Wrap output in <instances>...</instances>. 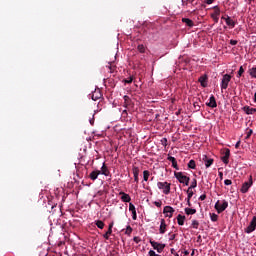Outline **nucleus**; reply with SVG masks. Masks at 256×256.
<instances>
[{
    "label": "nucleus",
    "mask_w": 256,
    "mask_h": 256,
    "mask_svg": "<svg viewBox=\"0 0 256 256\" xmlns=\"http://www.w3.org/2000/svg\"><path fill=\"white\" fill-rule=\"evenodd\" d=\"M174 177L179 181V183H183L186 186L189 185V181H191V178L185 176L183 172H174Z\"/></svg>",
    "instance_id": "f257e3e1"
},
{
    "label": "nucleus",
    "mask_w": 256,
    "mask_h": 256,
    "mask_svg": "<svg viewBox=\"0 0 256 256\" xmlns=\"http://www.w3.org/2000/svg\"><path fill=\"white\" fill-rule=\"evenodd\" d=\"M157 187L163 191L164 195H169V193H171V183L158 182Z\"/></svg>",
    "instance_id": "f03ea898"
},
{
    "label": "nucleus",
    "mask_w": 256,
    "mask_h": 256,
    "mask_svg": "<svg viewBox=\"0 0 256 256\" xmlns=\"http://www.w3.org/2000/svg\"><path fill=\"white\" fill-rule=\"evenodd\" d=\"M214 207H215L217 213H223V211H225V209H227L229 207V202H227V200H223L222 204H221V202L218 200L215 203Z\"/></svg>",
    "instance_id": "7ed1b4c3"
},
{
    "label": "nucleus",
    "mask_w": 256,
    "mask_h": 256,
    "mask_svg": "<svg viewBox=\"0 0 256 256\" xmlns=\"http://www.w3.org/2000/svg\"><path fill=\"white\" fill-rule=\"evenodd\" d=\"M253 186V176H249V180L247 182H244L242 184V187L240 189L241 193H248L249 189Z\"/></svg>",
    "instance_id": "20e7f679"
},
{
    "label": "nucleus",
    "mask_w": 256,
    "mask_h": 256,
    "mask_svg": "<svg viewBox=\"0 0 256 256\" xmlns=\"http://www.w3.org/2000/svg\"><path fill=\"white\" fill-rule=\"evenodd\" d=\"M222 155L223 156L221 157V161L225 165H229V157H231V150H229V148L224 149Z\"/></svg>",
    "instance_id": "39448f33"
},
{
    "label": "nucleus",
    "mask_w": 256,
    "mask_h": 256,
    "mask_svg": "<svg viewBox=\"0 0 256 256\" xmlns=\"http://www.w3.org/2000/svg\"><path fill=\"white\" fill-rule=\"evenodd\" d=\"M150 245L155 249L158 253H163V249H165V244L158 243L156 241L150 240Z\"/></svg>",
    "instance_id": "423d86ee"
},
{
    "label": "nucleus",
    "mask_w": 256,
    "mask_h": 256,
    "mask_svg": "<svg viewBox=\"0 0 256 256\" xmlns=\"http://www.w3.org/2000/svg\"><path fill=\"white\" fill-rule=\"evenodd\" d=\"M230 81H231V75L225 74L222 78L221 89H227L229 87Z\"/></svg>",
    "instance_id": "0eeeda50"
},
{
    "label": "nucleus",
    "mask_w": 256,
    "mask_h": 256,
    "mask_svg": "<svg viewBox=\"0 0 256 256\" xmlns=\"http://www.w3.org/2000/svg\"><path fill=\"white\" fill-rule=\"evenodd\" d=\"M123 99H124L123 107H125V109H133L134 107L133 100H131V98L127 95H125Z\"/></svg>",
    "instance_id": "6e6552de"
},
{
    "label": "nucleus",
    "mask_w": 256,
    "mask_h": 256,
    "mask_svg": "<svg viewBox=\"0 0 256 256\" xmlns=\"http://www.w3.org/2000/svg\"><path fill=\"white\" fill-rule=\"evenodd\" d=\"M256 228V216H254L250 222V224L248 225V227L245 229V233H253V231H255Z\"/></svg>",
    "instance_id": "1a4fd4ad"
},
{
    "label": "nucleus",
    "mask_w": 256,
    "mask_h": 256,
    "mask_svg": "<svg viewBox=\"0 0 256 256\" xmlns=\"http://www.w3.org/2000/svg\"><path fill=\"white\" fill-rule=\"evenodd\" d=\"M219 15H221V10L219 6L214 7V12L211 14V17L215 23H219Z\"/></svg>",
    "instance_id": "9d476101"
},
{
    "label": "nucleus",
    "mask_w": 256,
    "mask_h": 256,
    "mask_svg": "<svg viewBox=\"0 0 256 256\" xmlns=\"http://www.w3.org/2000/svg\"><path fill=\"white\" fill-rule=\"evenodd\" d=\"M163 213L164 215H166V217H169V219H171V217H173V214L175 213V209H173V207L171 206H165L163 209Z\"/></svg>",
    "instance_id": "9b49d317"
},
{
    "label": "nucleus",
    "mask_w": 256,
    "mask_h": 256,
    "mask_svg": "<svg viewBox=\"0 0 256 256\" xmlns=\"http://www.w3.org/2000/svg\"><path fill=\"white\" fill-rule=\"evenodd\" d=\"M202 161L205 163V167L209 169L213 165V158H209L207 155L202 156Z\"/></svg>",
    "instance_id": "f8f14e48"
},
{
    "label": "nucleus",
    "mask_w": 256,
    "mask_h": 256,
    "mask_svg": "<svg viewBox=\"0 0 256 256\" xmlns=\"http://www.w3.org/2000/svg\"><path fill=\"white\" fill-rule=\"evenodd\" d=\"M207 107H210L211 109H215L217 107V100L215 99L214 95H211L209 98V102L206 103Z\"/></svg>",
    "instance_id": "ddd939ff"
},
{
    "label": "nucleus",
    "mask_w": 256,
    "mask_h": 256,
    "mask_svg": "<svg viewBox=\"0 0 256 256\" xmlns=\"http://www.w3.org/2000/svg\"><path fill=\"white\" fill-rule=\"evenodd\" d=\"M166 231H167V223L165 222V219H161L159 233L160 235H165Z\"/></svg>",
    "instance_id": "4468645a"
},
{
    "label": "nucleus",
    "mask_w": 256,
    "mask_h": 256,
    "mask_svg": "<svg viewBox=\"0 0 256 256\" xmlns=\"http://www.w3.org/2000/svg\"><path fill=\"white\" fill-rule=\"evenodd\" d=\"M119 195L121 196V201L123 203H131V196L125 192H119Z\"/></svg>",
    "instance_id": "2eb2a0df"
},
{
    "label": "nucleus",
    "mask_w": 256,
    "mask_h": 256,
    "mask_svg": "<svg viewBox=\"0 0 256 256\" xmlns=\"http://www.w3.org/2000/svg\"><path fill=\"white\" fill-rule=\"evenodd\" d=\"M101 175V170H94L89 174L91 181H97V178Z\"/></svg>",
    "instance_id": "dca6fc26"
},
{
    "label": "nucleus",
    "mask_w": 256,
    "mask_h": 256,
    "mask_svg": "<svg viewBox=\"0 0 256 256\" xmlns=\"http://www.w3.org/2000/svg\"><path fill=\"white\" fill-rule=\"evenodd\" d=\"M129 211L132 213L133 221H137V210L135 209V205H133V203L129 204Z\"/></svg>",
    "instance_id": "f3484780"
},
{
    "label": "nucleus",
    "mask_w": 256,
    "mask_h": 256,
    "mask_svg": "<svg viewBox=\"0 0 256 256\" xmlns=\"http://www.w3.org/2000/svg\"><path fill=\"white\" fill-rule=\"evenodd\" d=\"M101 97H103V94H101V90H95L93 93H92V100L93 101H99V99H101Z\"/></svg>",
    "instance_id": "a211bd4d"
},
{
    "label": "nucleus",
    "mask_w": 256,
    "mask_h": 256,
    "mask_svg": "<svg viewBox=\"0 0 256 256\" xmlns=\"http://www.w3.org/2000/svg\"><path fill=\"white\" fill-rule=\"evenodd\" d=\"M132 173H133V175H134V181H135V183H139V167L134 166V167L132 168Z\"/></svg>",
    "instance_id": "6ab92c4d"
},
{
    "label": "nucleus",
    "mask_w": 256,
    "mask_h": 256,
    "mask_svg": "<svg viewBox=\"0 0 256 256\" xmlns=\"http://www.w3.org/2000/svg\"><path fill=\"white\" fill-rule=\"evenodd\" d=\"M111 172H109V168L106 167L105 163H103L101 170H100V175H105V177H109Z\"/></svg>",
    "instance_id": "aec40b11"
},
{
    "label": "nucleus",
    "mask_w": 256,
    "mask_h": 256,
    "mask_svg": "<svg viewBox=\"0 0 256 256\" xmlns=\"http://www.w3.org/2000/svg\"><path fill=\"white\" fill-rule=\"evenodd\" d=\"M243 111L245 112L246 115H253L256 113V108H251L249 106H244Z\"/></svg>",
    "instance_id": "412c9836"
},
{
    "label": "nucleus",
    "mask_w": 256,
    "mask_h": 256,
    "mask_svg": "<svg viewBox=\"0 0 256 256\" xmlns=\"http://www.w3.org/2000/svg\"><path fill=\"white\" fill-rule=\"evenodd\" d=\"M168 161H170V163H172V167H173L174 169H176L177 171H179V166L177 165V159H175V157L169 156V157H168Z\"/></svg>",
    "instance_id": "4be33fe9"
},
{
    "label": "nucleus",
    "mask_w": 256,
    "mask_h": 256,
    "mask_svg": "<svg viewBox=\"0 0 256 256\" xmlns=\"http://www.w3.org/2000/svg\"><path fill=\"white\" fill-rule=\"evenodd\" d=\"M207 75L200 76L198 81L202 87H207Z\"/></svg>",
    "instance_id": "5701e85b"
},
{
    "label": "nucleus",
    "mask_w": 256,
    "mask_h": 256,
    "mask_svg": "<svg viewBox=\"0 0 256 256\" xmlns=\"http://www.w3.org/2000/svg\"><path fill=\"white\" fill-rule=\"evenodd\" d=\"M182 23H185L187 27H193L195 23L189 18H182Z\"/></svg>",
    "instance_id": "b1692460"
},
{
    "label": "nucleus",
    "mask_w": 256,
    "mask_h": 256,
    "mask_svg": "<svg viewBox=\"0 0 256 256\" xmlns=\"http://www.w3.org/2000/svg\"><path fill=\"white\" fill-rule=\"evenodd\" d=\"M226 25H228V27H231V29L235 28V21H233V19H231V17L227 16L226 17Z\"/></svg>",
    "instance_id": "393cba45"
},
{
    "label": "nucleus",
    "mask_w": 256,
    "mask_h": 256,
    "mask_svg": "<svg viewBox=\"0 0 256 256\" xmlns=\"http://www.w3.org/2000/svg\"><path fill=\"white\" fill-rule=\"evenodd\" d=\"M185 219H186L185 216L179 214V215L177 216L178 225H185Z\"/></svg>",
    "instance_id": "a878e982"
},
{
    "label": "nucleus",
    "mask_w": 256,
    "mask_h": 256,
    "mask_svg": "<svg viewBox=\"0 0 256 256\" xmlns=\"http://www.w3.org/2000/svg\"><path fill=\"white\" fill-rule=\"evenodd\" d=\"M95 225H96V227H98V229H104L105 228V222L101 221V220H96Z\"/></svg>",
    "instance_id": "bb28decb"
},
{
    "label": "nucleus",
    "mask_w": 256,
    "mask_h": 256,
    "mask_svg": "<svg viewBox=\"0 0 256 256\" xmlns=\"http://www.w3.org/2000/svg\"><path fill=\"white\" fill-rule=\"evenodd\" d=\"M184 211H185L186 215H195V213H197V210L193 209V208H185Z\"/></svg>",
    "instance_id": "cd10ccee"
},
{
    "label": "nucleus",
    "mask_w": 256,
    "mask_h": 256,
    "mask_svg": "<svg viewBox=\"0 0 256 256\" xmlns=\"http://www.w3.org/2000/svg\"><path fill=\"white\" fill-rule=\"evenodd\" d=\"M150 175H151V172H149V170H144L143 171V180L144 181H149Z\"/></svg>",
    "instance_id": "c85d7f7f"
},
{
    "label": "nucleus",
    "mask_w": 256,
    "mask_h": 256,
    "mask_svg": "<svg viewBox=\"0 0 256 256\" xmlns=\"http://www.w3.org/2000/svg\"><path fill=\"white\" fill-rule=\"evenodd\" d=\"M210 219L213 221V223H215L219 219V216L215 213H210Z\"/></svg>",
    "instance_id": "c756f323"
},
{
    "label": "nucleus",
    "mask_w": 256,
    "mask_h": 256,
    "mask_svg": "<svg viewBox=\"0 0 256 256\" xmlns=\"http://www.w3.org/2000/svg\"><path fill=\"white\" fill-rule=\"evenodd\" d=\"M137 49H138L139 53H145V51H146L145 45H143V44H139Z\"/></svg>",
    "instance_id": "7c9ffc66"
},
{
    "label": "nucleus",
    "mask_w": 256,
    "mask_h": 256,
    "mask_svg": "<svg viewBox=\"0 0 256 256\" xmlns=\"http://www.w3.org/2000/svg\"><path fill=\"white\" fill-rule=\"evenodd\" d=\"M189 169H195L197 165L195 164V160H190L188 163Z\"/></svg>",
    "instance_id": "2f4dec72"
},
{
    "label": "nucleus",
    "mask_w": 256,
    "mask_h": 256,
    "mask_svg": "<svg viewBox=\"0 0 256 256\" xmlns=\"http://www.w3.org/2000/svg\"><path fill=\"white\" fill-rule=\"evenodd\" d=\"M132 233H133V228L130 225H128L126 227L125 235H131Z\"/></svg>",
    "instance_id": "473e14b6"
},
{
    "label": "nucleus",
    "mask_w": 256,
    "mask_h": 256,
    "mask_svg": "<svg viewBox=\"0 0 256 256\" xmlns=\"http://www.w3.org/2000/svg\"><path fill=\"white\" fill-rule=\"evenodd\" d=\"M250 76L256 79V66L250 69Z\"/></svg>",
    "instance_id": "72a5a7b5"
},
{
    "label": "nucleus",
    "mask_w": 256,
    "mask_h": 256,
    "mask_svg": "<svg viewBox=\"0 0 256 256\" xmlns=\"http://www.w3.org/2000/svg\"><path fill=\"white\" fill-rule=\"evenodd\" d=\"M192 227L193 229H199V221L192 220Z\"/></svg>",
    "instance_id": "f704fd0d"
},
{
    "label": "nucleus",
    "mask_w": 256,
    "mask_h": 256,
    "mask_svg": "<svg viewBox=\"0 0 256 256\" xmlns=\"http://www.w3.org/2000/svg\"><path fill=\"white\" fill-rule=\"evenodd\" d=\"M187 199H191V197H193V189L192 188H188L187 189Z\"/></svg>",
    "instance_id": "c9c22d12"
},
{
    "label": "nucleus",
    "mask_w": 256,
    "mask_h": 256,
    "mask_svg": "<svg viewBox=\"0 0 256 256\" xmlns=\"http://www.w3.org/2000/svg\"><path fill=\"white\" fill-rule=\"evenodd\" d=\"M106 67L109 68L110 73H114L115 72V66L113 64L108 63V66H106Z\"/></svg>",
    "instance_id": "e433bc0d"
},
{
    "label": "nucleus",
    "mask_w": 256,
    "mask_h": 256,
    "mask_svg": "<svg viewBox=\"0 0 256 256\" xmlns=\"http://www.w3.org/2000/svg\"><path fill=\"white\" fill-rule=\"evenodd\" d=\"M195 187H197V179H193L189 189H195Z\"/></svg>",
    "instance_id": "4c0bfd02"
},
{
    "label": "nucleus",
    "mask_w": 256,
    "mask_h": 256,
    "mask_svg": "<svg viewBox=\"0 0 256 256\" xmlns=\"http://www.w3.org/2000/svg\"><path fill=\"white\" fill-rule=\"evenodd\" d=\"M124 83H127V84L133 83V76H130L129 78L125 79Z\"/></svg>",
    "instance_id": "58836bf2"
},
{
    "label": "nucleus",
    "mask_w": 256,
    "mask_h": 256,
    "mask_svg": "<svg viewBox=\"0 0 256 256\" xmlns=\"http://www.w3.org/2000/svg\"><path fill=\"white\" fill-rule=\"evenodd\" d=\"M244 73H245V69H243V66H241L238 71V77H241V75H243Z\"/></svg>",
    "instance_id": "ea45409f"
},
{
    "label": "nucleus",
    "mask_w": 256,
    "mask_h": 256,
    "mask_svg": "<svg viewBox=\"0 0 256 256\" xmlns=\"http://www.w3.org/2000/svg\"><path fill=\"white\" fill-rule=\"evenodd\" d=\"M161 145H163V147H167V138L161 139Z\"/></svg>",
    "instance_id": "a19ab883"
},
{
    "label": "nucleus",
    "mask_w": 256,
    "mask_h": 256,
    "mask_svg": "<svg viewBox=\"0 0 256 256\" xmlns=\"http://www.w3.org/2000/svg\"><path fill=\"white\" fill-rule=\"evenodd\" d=\"M133 241L135 242V243H141V238L139 237V236H135L134 238H133Z\"/></svg>",
    "instance_id": "79ce46f5"
},
{
    "label": "nucleus",
    "mask_w": 256,
    "mask_h": 256,
    "mask_svg": "<svg viewBox=\"0 0 256 256\" xmlns=\"http://www.w3.org/2000/svg\"><path fill=\"white\" fill-rule=\"evenodd\" d=\"M148 255L149 256H159L157 253H155V251H153V250H150L149 252H148Z\"/></svg>",
    "instance_id": "37998d69"
},
{
    "label": "nucleus",
    "mask_w": 256,
    "mask_h": 256,
    "mask_svg": "<svg viewBox=\"0 0 256 256\" xmlns=\"http://www.w3.org/2000/svg\"><path fill=\"white\" fill-rule=\"evenodd\" d=\"M251 135H253V130H252V129H250V130L247 132L246 139H249V137H251Z\"/></svg>",
    "instance_id": "c03bdc74"
},
{
    "label": "nucleus",
    "mask_w": 256,
    "mask_h": 256,
    "mask_svg": "<svg viewBox=\"0 0 256 256\" xmlns=\"http://www.w3.org/2000/svg\"><path fill=\"white\" fill-rule=\"evenodd\" d=\"M154 205L156 206V207H161V205H163V202H161V201H155L154 202Z\"/></svg>",
    "instance_id": "a18cd8bd"
},
{
    "label": "nucleus",
    "mask_w": 256,
    "mask_h": 256,
    "mask_svg": "<svg viewBox=\"0 0 256 256\" xmlns=\"http://www.w3.org/2000/svg\"><path fill=\"white\" fill-rule=\"evenodd\" d=\"M194 107H195L196 111H199L201 109V106H199V104L197 102L194 103Z\"/></svg>",
    "instance_id": "49530a36"
},
{
    "label": "nucleus",
    "mask_w": 256,
    "mask_h": 256,
    "mask_svg": "<svg viewBox=\"0 0 256 256\" xmlns=\"http://www.w3.org/2000/svg\"><path fill=\"white\" fill-rule=\"evenodd\" d=\"M199 199L200 201H205L207 199V195L202 194Z\"/></svg>",
    "instance_id": "de8ad7c7"
},
{
    "label": "nucleus",
    "mask_w": 256,
    "mask_h": 256,
    "mask_svg": "<svg viewBox=\"0 0 256 256\" xmlns=\"http://www.w3.org/2000/svg\"><path fill=\"white\" fill-rule=\"evenodd\" d=\"M233 182L230 180V179H226L225 181H224V184L225 185H231Z\"/></svg>",
    "instance_id": "09e8293b"
},
{
    "label": "nucleus",
    "mask_w": 256,
    "mask_h": 256,
    "mask_svg": "<svg viewBox=\"0 0 256 256\" xmlns=\"http://www.w3.org/2000/svg\"><path fill=\"white\" fill-rule=\"evenodd\" d=\"M177 237V234L170 235L169 241H174V239Z\"/></svg>",
    "instance_id": "8fccbe9b"
},
{
    "label": "nucleus",
    "mask_w": 256,
    "mask_h": 256,
    "mask_svg": "<svg viewBox=\"0 0 256 256\" xmlns=\"http://www.w3.org/2000/svg\"><path fill=\"white\" fill-rule=\"evenodd\" d=\"M106 233H108V235H113V228H108Z\"/></svg>",
    "instance_id": "3c124183"
},
{
    "label": "nucleus",
    "mask_w": 256,
    "mask_h": 256,
    "mask_svg": "<svg viewBox=\"0 0 256 256\" xmlns=\"http://www.w3.org/2000/svg\"><path fill=\"white\" fill-rule=\"evenodd\" d=\"M111 235L110 234H108V232H106L105 234H103V237L106 239V240H109V237H110Z\"/></svg>",
    "instance_id": "603ef678"
},
{
    "label": "nucleus",
    "mask_w": 256,
    "mask_h": 256,
    "mask_svg": "<svg viewBox=\"0 0 256 256\" xmlns=\"http://www.w3.org/2000/svg\"><path fill=\"white\" fill-rule=\"evenodd\" d=\"M238 41L237 40H230V45H237Z\"/></svg>",
    "instance_id": "864d4df0"
},
{
    "label": "nucleus",
    "mask_w": 256,
    "mask_h": 256,
    "mask_svg": "<svg viewBox=\"0 0 256 256\" xmlns=\"http://www.w3.org/2000/svg\"><path fill=\"white\" fill-rule=\"evenodd\" d=\"M213 1H215V0H205V3H206L207 5H211V4L213 3Z\"/></svg>",
    "instance_id": "5fc2aeb1"
},
{
    "label": "nucleus",
    "mask_w": 256,
    "mask_h": 256,
    "mask_svg": "<svg viewBox=\"0 0 256 256\" xmlns=\"http://www.w3.org/2000/svg\"><path fill=\"white\" fill-rule=\"evenodd\" d=\"M188 3H191V0H187V1L182 0V5H187Z\"/></svg>",
    "instance_id": "6e6d98bb"
},
{
    "label": "nucleus",
    "mask_w": 256,
    "mask_h": 256,
    "mask_svg": "<svg viewBox=\"0 0 256 256\" xmlns=\"http://www.w3.org/2000/svg\"><path fill=\"white\" fill-rule=\"evenodd\" d=\"M240 146H241V141H238V142L235 144V148H236V149H239Z\"/></svg>",
    "instance_id": "4d7b16f0"
},
{
    "label": "nucleus",
    "mask_w": 256,
    "mask_h": 256,
    "mask_svg": "<svg viewBox=\"0 0 256 256\" xmlns=\"http://www.w3.org/2000/svg\"><path fill=\"white\" fill-rule=\"evenodd\" d=\"M113 225H115V222H111L108 226L109 229H113Z\"/></svg>",
    "instance_id": "13d9d810"
},
{
    "label": "nucleus",
    "mask_w": 256,
    "mask_h": 256,
    "mask_svg": "<svg viewBox=\"0 0 256 256\" xmlns=\"http://www.w3.org/2000/svg\"><path fill=\"white\" fill-rule=\"evenodd\" d=\"M187 205L188 207H191V199L187 198Z\"/></svg>",
    "instance_id": "bf43d9fd"
},
{
    "label": "nucleus",
    "mask_w": 256,
    "mask_h": 256,
    "mask_svg": "<svg viewBox=\"0 0 256 256\" xmlns=\"http://www.w3.org/2000/svg\"><path fill=\"white\" fill-rule=\"evenodd\" d=\"M218 175H219L220 179H223V172H219Z\"/></svg>",
    "instance_id": "052dcab7"
},
{
    "label": "nucleus",
    "mask_w": 256,
    "mask_h": 256,
    "mask_svg": "<svg viewBox=\"0 0 256 256\" xmlns=\"http://www.w3.org/2000/svg\"><path fill=\"white\" fill-rule=\"evenodd\" d=\"M184 255H189V251L185 250Z\"/></svg>",
    "instance_id": "680f3d73"
},
{
    "label": "nucleus",
    "mask_w": 256,
    "mask_h": 256,
    "mask_svg": "<svg viewBox=\"0 0 256 256\" xmlns=\"http://www.w3.org/2000/svg\"><path fill=\"white\" fill-rule=\"evenodd\" d=\"M176 115H181V110H178V111L176 112Z\"/></svg>",
    "instance_id": "e2e57ef3"
},
{
    "label": "nucleus",
    "mask_w": 256,
    "mask_h": 256,
    "mask_svg": "<svg viewBox=\"0 0 256 256\" xmlns=\"http://www.w3.org/2000/svg\"><path fill=\"white\" fill-rule=\"evenodd\" d=\"M170 251H171L172 254L175 255V249L172 248Z\"/></svg>",
    "instance_id": "0e129e2a"
},
{
    "label": "nucleus",
    "mask_w": 256,
    "mask_h": 256,
    "mask_svg": "<svg viewBox=\"0 0 256 256\" xmlns=\"http://www.w3.org/2000/svg\"><path fill=\"white\" fill-rule=\"evenodd\" d=\"M254 103H256V92L254 94Z\"/></svg>",
    "instance_id": "69168bd1"
},
{
    "label": "nucleus",
    "mask_w": 256,
    "mask_h": 256,
    "mask_svg": "<svg viewBox=\"0 0 256 256\" xmlns=\"http://www.w3.org/2000/svg\"><path fill=\"white\" fill-rule=\"evenodd\" d=\"M200 239H201V235L198 236V240L197 241H199Z\"/></svg>",
    "instance_id": "338daca9"
},
{
    "label": "nucleus",
    "mask_w": 256,
    "mask_h": 256,
    "mask_svg": "<svg viewBox=\"0 0 256 256\" xmlns=\"http://www.w3.org/2000/svg\"><path fill=\"white\" fill-rule=\"evenodd\" d=\"M174 256H179L177 253H174Z\"/></svg>",
    "instance_id": "774afa93"
}]
</instances>
